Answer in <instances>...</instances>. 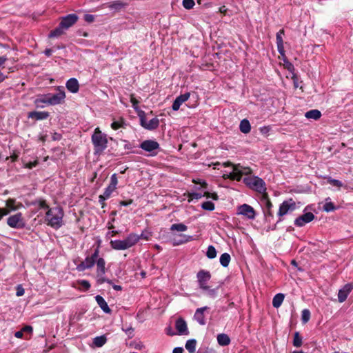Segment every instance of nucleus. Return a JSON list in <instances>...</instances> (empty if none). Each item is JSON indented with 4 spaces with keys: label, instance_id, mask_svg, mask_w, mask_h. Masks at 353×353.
<instances>
[{
    "label": "nucleus",
    "instance_id": "f257e3e1",
    "mask_svg": "<svg viewBox=\"0 0 353 353\" xmlns=\"http://www.w3.org/2000/svg\"><path fill=\"white\" fill-rule=\"evenodd\" d=\"M63 210L60 207L48 209L46 213V222L54 229H59L63 225Z\"/></svg>",
    "mask_w": 353,
    "mask_h": 353
},
{
    "label": "nucleus",
    "instance_id": "f03ea898",
    "mask_svg": "<svg viewBox=\"0 0 353 353\" xmlns=\"http://www.w3.org/2000/svg\"><path fill=\"white\" fill-rule=\"evenodd\" d=\"M143 236L135 233L129 234L127 237L123 240H111L110 246L115 250H125L134 246Z\"/></svg>",
    "mask_w": 353,
    "mask_h": 353
},
{
    "label": "nucleus",
    "instance_id": "7ed1b4c3",
    "mask_svg": "<svg viewBox=\"0 0 353 353\" xmlns=\"http://www.w3.org/2000/svg\"><path fill=\"white\" fill-rule=\"evenodd\" d=\"M92 143L94 145V153L101 154L108 147L107 134L103 133L99 128H96L91 137Z\"/></svg>",
    "mask_w": 353,
    "mask_h": 353
},
{
    "label": "nucleus",
    "instance_id": "20e7f679",
    "mask_svg": "<svg viewBox=\"0 0 353 353\" xmlns=\"http://www.w3.org/2000/svg\"><path fill=\"white\" fill-rule=\"evenodd\" d=\"M225 167H231V171L228 172V178L240 181L243 175H250L252 173V170L248 167H243L240 164L233 165L230 163H223Z\"/></svg>",
    "mask_w": 353,
    "mask_h": 353
},
{
    "label": "nucleus",
    "instance_id": "39448f33",
    "mask_svg": "<svg viewBox=\"0 0 353 353\" xmlns=\"http://www.w3.org/2000/svg\"><path fill=\"white\" fill-rule=\"evenodd\" d=\"M243 183L250 189L259 193H264L266 191L265 181L256 176H248L243 178Z\"/></svg>",
    "mask_w": 353,
    "mask_h": 353
},
{
    "label": "nucleus",
    "instance_id": "423d86ee",
    "mask_svg": "<svg viewBox=\"0 0 353 353\" xmlns=\"http://www.w3.org/2000/svg\"><path fill=\"white\" fill-rule=\"evenodd\" d=\"M96 279L97 283L99 285H101L104 283L112 284V280L108 279L105 277V274L106 272L105 268V261L103 257L97 256L96 259Z\"/></svg>",
    "mask_w": 353,
    "mask_h": 353
},
{
    "label": "nucleus",
    "instance_id": "0eeeda50",
    "mask_svg": "<svg viewBox=\"0 0 353 353\" xmlns=\"http://www.w3.org/2000/svg\"><path fill=\"white\" fill-rule=\"evenodd\" d=\"M99 248H97L91 255L87 256L83 261L77 265L76 270L78 272H84L86 270L92 269L99 256Z\"/></svg>",
    "mask_w": 353,
    "mask_h": 353
},
{
    "label": "nucleus",
    "instance_id": "6e6552de",
    "mask_svg": "<svg viewBox=\"0 0 353 353\" xmlns=\"http://www.w3.org/2000/svg\"><path fill=\"white\" fill-rule=\"evenodd\" d=\"M296 208V203L292 199H288L286 201H284L283 203H281L279 205V209L278 212V216H279V221L276 222V223L274 225V226L272 228V230H275L276 227V224L281 221H282L281 217L286 215L287 214L292 212L294 211Z\"/></svg>",
    "mask_w": 353,
    "mask_h": 353
},
{
    "label": "nucleus",
    "instance_id": "1a4fd4ad",
    "mask_svg": "<svg viewBox=\"0 0 353 353\" xmlns=\"http://www.w3.org/2000/svg\"><path fill=\"white\" fill-rule=\"evenodd\" d=\"M56 93H47L48 97V105H57L64 102L65 99V92L64 88L61 86L57 88Z\"/></svg>",
    "mask_w": 353,
    "mask_h": 353
},
{
    "label": "nucleus",
    "instance_id": "9d476101",
    "mask_svg": "<svg viewBox=\"0 0 353 353\" xmlns=\"http://www.w3.org/2000/svg\"><path fill=\"white\" fill-rule=\"evenodd\" d=\"M139 147L144 151L149 153L148 156L154 157L158 154L160 145L157 141L148 139L141 142Z\"/></svg>",
    "mask_w": 353,
    "mask_h": 353
},
{
    "label": "nucleus",
    "instance_id": "9b49d317",
    "mask_svg": "<svg viewBox=\"0 0 353 353\" xmlns=\"http://www.w3.org/2000/svg\"><path fill=\"white\" fill-rule=\"evenodd\" d=\"M138 116L141 125L145 129L152 130L158 128L159 125V120L157 117L148 121L145 113L143 111L139 112Z\"/></svg>",
    "mask_w": 353,
    "mask_h": 353
},
{
    "label": "nucleus",
    "instance_id": "f8f14e48",
    "mask_svg": "<svg viewBox=\"0 0 353 353\" xmlns=\"http://www.w3.org/2000/svg\"><path fill=\"white\" fill-rule=\"evenodd\" d=\"M7 223L12 228L21 229L25 227V222L21 212L9 216Z\"/></svg>",
    "mask_w": 353,
    "mask_h": 353
},
{
    "label": "nucleus",
    "instance_id": "ddd939ff",
    "mask_svg": "<svg viewBox=\"0 0 353 353\" xmlns=\"http://www.w3.org/2000/svg\"><path fill=\"white\" fill-rule=\"evenodd\" d=\"M196 279L201 290L208 289V283L211 279V274L209 271L201 270L196 274Z\"/></svg>",
    "mask_w": 353,
    "mask_h": 353
},
{
    "label": "nucleus",
    "instance_id": "4468645a",
    "mask_svg": "<svg viewBox=\"0 0 353 353\" xmlns=\"http://www.w3.org/2000/svg\"><path fill=\"white\" fill-rule=\"evenodd\" d=\"M307 209V207H306L304 209L303 214L298 216L294 220V224L296 226H297V227H303L305 224L310 223L311 221H312L314 219V218H315L314 214L312 212H306Z\"/></svg>",
    "mask_w": 353,
    "mask_h": 353
},
{
    "label": "nucleus",
    "instance_id": "2eb2a0df",
    "mask_svg": "<svg viewBox=\"0 0 353 353\" xmlns=\"http://www.w3.org/2000/svg\"><path fill=\"white\" fill-rule=\"evenodd\" d=\"M237 214L246 217L248 219L254 220L256 217L254 209L248 204H243L238 207Z\"/></svg>",
    "mask_w": 353,
    "mask_h": 353
},
{
    "label": "nucleus",
    "instance_id": "dca6fc26",
    "mask_svg": "<svg viewBox=\"0 0 353 353\" xmlns=\"http://www.w3.org/2000/svg\"><path fill=\"white\" fill-rule=\"evenodd\" d=\"M176 334L180 336H188L190 332L187 323L183 318H179L175 321Z\"/></svg>",
    "mask_w": 353,
    "mask_h": 353
},
{
    "label": "nucleus",
    "instance_id": "f3484780",
    "mask_svg": "<svg viewBox=\"0 0 353 353\" xmlns=\"http://www.w3.org/2000/svg\"><path fill=\"white\" fill-rule=\"evenodd\" d=\"M78 20V16L76 14H69L62 18L60 24L65 30H68Z\"/></svg>",
    "mask_w": 353,
    "mask_h": 353
},
{
    "label": "nucleus",
    "instance_id": "a211bd4d",
    "mask_svg": "<svg viewBox=\"0 0 353 353\" xmlns=\"http://www.w3.org/2000/svg\"><path fill=\"white\" fill-rule=\"evenodd\" d=\"M353 289L352 283H347L342 288L339 290L338 293V299L340 303L344 302L349 294L352 292Z\"/></svg>",
    "mask_w": 353,
    "mask_h": 353
},
{
    "label": "nucleus",
    "instance_id": "6ab92c4d",
    "mask_svg": "<svg viewBox=\"0 0 353 353\" xmlns=\"http://www.w3.org/2000/svg\"><path fill=\"white\" fill-rule=\"evenodd\" d=\"M209 307L208 306L201 307L197 308L194 314V319L201 325H204L206 324V320L205 318L204 312L208 310Z\"/></svg>",
    "mask_w": 353,
    "mask_h": 353
},
{
    "label": "nucleus",
    "instance_id": "aec40b11",
    "mask_svg": "<svg viewBox=\"0 0 353 353\" xmlns=\"http://www.w3.org/2000/svg\"><path fill=\"white\" fill-rule=\"evenodd\" d=\"M190 97V92H185V94H181L179 96H178L175 100L174 101L173 103H172V110L174 111H177L179 108H180V106L181 105V104L184 102H185L186 101H188Z\"/></svg>",
    "mask_w": 353,
    "mask_h": 353
},
{
    "label": "nucleus",
    "instance_id": "412c9836",
    "mask_svg": "<svg viewBox=\"0 0 353 353\" xmlns=\"http://www.w3.org/2000/svg\"><path fill=\"white\" fill-rule=\"evenodd\" d=\"M65 87L71 93H77L79 90V81L76 78H70L66 81Z\"/></svg>",
    "mask_w": 353,
    "mask_h": 353
},
{
    "label": "nucleus",
    "instance_id": "4be33fe9",
    "mask_svg": "<svg viewBox=\"0 0 353 353\" xmlns=\"http://www.w3.org/2000/svg\"><path fill=\"white\" fill-rule=\"evenodd\" d=\"M50 113L48 112H39L32 111L28 112V117L30 119H34L36 120H44L49 117Z\"/></svg>",
    "mask_w": 353,
    "mask_h": 353
},
{
    "label": "nucleus",
    "instance_id": "5701e85b",
    "mask_svg": "<svg viewBox=\"0 0 353 353\" xmlns=\"http://www.w3.org/2000/svg\"><path fill=\"white\" fill-rule=\"evenodd\" d=\"M37 108H43L45 105H48V97L47 94L38 95L34 101Z\"/></svg>",
    "mask_w": 353,
    "mask_h": 353
},
{
    "label": "nucleus",
    "instance_id": "b1692460",
    "mask_svg": "<svg viewBox=\"0 0 353 353\" xmlns=\"http://www.w3.org/2000/svg\"><path fill=\"white\" fill-rule=\"evenodd\" d=\"M95 300L99 306L105 313L110 314L111 312V310L110 309L107 302L101 296L97 295L95 296Z\"/></svg>",
    "mask_w": 353,
    "mask_h": 353
},
{
    "label": "nucleus",
    "instance_id": "393cba45",
    "mask_svg": "<svg viewBox=\"0 0 353 353\" xmlns=\"http://www.w3.org/2000/svg\"><path fill=\"white\" fill-rule=\"evenodd\" d=\"M128 3L122 0H117L108 3V7L112 10L118 11L127 6Z\"/></svg>",
    "mask_w": 353,
    "mask_h": 353
},
{
    "label": "nucleus",
    "instance_id": "a878e982",
    "mask_svg": "<svg viewBox=\"0 0 353 353\" xmlns=\"http://www.w3.org/2000/svg\"><path fill=\"white\" fill-rule=\"evenodd\" d=\"M107 342V337L105 335L98 336L93 339L92 346L96 347H101Z\"/></svg>",
    "mask_w": 353,
    "mask_h": 353
},
{
    "label": "nucleus",
    "instance_id": "bb28decb",
    "mask_svg": "<svg viewBox=\"0 0 353 353\" xmlns=\"http://www.w3.org/2000/svg\"><path fill=\"white\" fill-rule=\"evenodd\" d=\"M239 130L243 134L249 133L251 130L250 121L246 119L241 120L239 125Z\"/></svg>",
    "mask_w": 353,
    "mask_h": 353
},
{
    "label": "nucleus",
    "instance_id": "cd10ccee",
    "mask_svg": "<svg viewBox=\"0 0 353 353\" xmlns=\"http://www.w3.org/2000/svg\"><path fill=\"white\" fill-rule=\"evenodd\" d=\"M179 236H181L182 239L180 240H176V239L172 240V243L174 246L179 245L185 243L187 242H189V241L193 240V237L192 236L180 234Z\"/></svg>",
    "mask_w": 353,
    "mask_h": 353
},
{
    "label": "nucleus",
    "instance_id": "c85d7f7f",
    "mask_svg": "<svg viewBox=\"0 0 353 353\" xmlns=\"http://www.w3.org/2000/svg\"><path fill=\"white\" fill-rule=\"evenodd\" d=\"M230 339L226 334H219L217 335V342L221 346H226L230 343Z\"/></svg>",
    "mask_w": 353,
    "mask_h": 353
},
{
    "label": "nucleus",
    "instance_id": "c756f323",
    "mask_svg": "<svg viewBox=\"0 0 353 353\" xmlns=\"http://www.w3.org/2000/svg\"><path fill=\"white\" fill-rule=\"evenodd\" d=\"M284 294L281 293L276 294L272 299V305L275 308L279 307L284 300Z\"/></svg>",
    "mask_w": 353,
    "mask_h": 353
},
{
    "label": "nucleus",
    "instance_id": "7c9ffc66",
    "mask_svg": "<svg viewBox=\"0 0 353 353\" xmlns=\"http://www.w3.org/2000/svg\"><path fill=\"white\" fill-rule=\"evenodd\" d=\"M305 117L309 119L317 120L321 117V113L318 110H311L305 112Z\"/></svg>",
    "mask_w": 353,
    "mask_h": 353
},
{
    "label": "nucleus",
    "instance_id": "2f4dec72",
    "mask_svg": "<svg viewBox=\"0 0 353 353\" xmlns=\"http://www.w3.org/2000/svg\"><path fill=\"white\" fill-rule=\"evenodd\" d=\"M336 209L334 203L330 201V198L325 199V203L323 206V210L326 212H333Z\"/></svg>",
    "mask_w": 353,
    "mask_h": 353
},
{
    "label": "nucleus",
    "instance_id": "473e14b6",
    "mask_svg": "<svg viewBox=\"0 0 353 353\" xmlns=\"http://www.w3.org/2000/svg\"><path fill=\"white\" fill-rule=\"evenodd\" d=\"M65 30L61 26V25L59 23L58 27H57L54 30H52L50 33L49 34V37L54 38L58 37L63 34L64 33V31Z\"/></svg>",
    "mask_w": 353,
    "mask_h": 353
},
{
    "label": "nucleus",
    "instance_id": "72a5a7b5",
    "mask_svg": "<svg viewBox=\"0 0 353 353\" xmlns=\"http://www.w3.org/2000/svg\"><path fill=\"white\" fill-rule=\"evenodd\" d=\"M219 287L216 288H210L209 285H208V289H203L202 290L205 292V295L211 299H215L218 294Z\"/></svg>",
    "mask_w": 353,
    "mask_h": 353
},
{
    "label": "nucleus",
    "instance_id": "f704fd0d",
    "mask_svg": "<svg viewBox=\"0 0 353 353\" xmlns=\"http://www.w3.org/2000/svg\"><path fill=\"white\" fill-rule=\"evenodd\" d=\"M230 260H231L230 255L226 252L222 254L219 259L221 265L224 268H226L229 265Z\"/></svg>",
    "mask_w": 353,
    "mask_h": 353
},
{
    "label": "nucleus",
    "instance_id": "c9c22d12",
    "mask_svg": "<svg viewBox=\"0 0 353 353\" xmlns=\"http://www.w3.org/2000/svg\"><path fill=\"white\" fill-rule=\"evenodd\" d=\"M196 341L195 339H189L186 341L185 348L190 353H194L196 350Z\"/></svg>",
    "mask_w": 353,
    "mask_h": 353
},
{
    "label": "nucleus",
    "instance_id": "e433bc0d",
    "mask_svg": "<svg viewBox=\"0 0 353 353\" xmlns=\"http://www.w3.org/2000/svg\"><path fill=\"white\" fill-rule=\"evenodd\" d=\"M126 125L127 124L123 119H120L118 121H114L111 123V128L114 130H118L119 128H125Z\"/></svg>",
    "mask_w": 353,
    "mask_h": 353
},
{
    "label": "nucleus",
    "instance_id": "4c0bfd02",
    "mask_svg": "<svg viewBox=\"0 0 353 353\" xmlns=\"http://www.w3.org/2000/svg\"><path fill=\"white\" fill-rule=\"evenodd\" d=\"M187 230L188 227L183 223H174L170 227V230L172 231L185 232Z\"/></svg>",
    "mask_w": 353,
    "mask_h": 353
},
{
    "label": "nucleus",
    "instance_id": "58836bf2",
    "mask_svg": "<svg viewBox=\"0 0 353 353\" xmlns=\"http://www.w3.org/2000/svg\"><path fill=\"white\" fill-rule=\"evenodd\" d=\"M129 346L137 350H142L145 349V345L140 341H134L129 344Z\"/></svg>",
    "mask_w": 353,
    "mask_h": 353
},
{
    "label": "nucleus",
    "instance_id": "ea45409f",
    "mask_svg": "<svg viewBox=\"0 0 353 353\" xmlns=\"http://www.w3.org/2000/svg\"><path fill=\"white\" fill-rule=\"evenodd\" d=\"M206 256L212 259L216 256V250L213 245H209L206 252Z\"/></svg>",
    "mask_w": 353,
    "mask_h": 353
},
{
    "label": "nucleus",
    "instance_id": "a19ab883",
    "mask_svg": "<svg viewBox=\"0 0 353 353\" xmlns=\"http://www.w3.org/2000/svg\"><path fill=\"white\" fill-rule=\"evenodd\" d=\"M310 319V312L307 309H304L301 312V321L303 323H306Z\"/></svg>",
    "mask_w": 353,
    "mask_h": 353
},
{
    "label": "nucleus",
    "instance_id": "79ce46f5",
    "mask_svg": "<svg viewBox=\"0 0 353 353\" xmlns=\"http://www.w3.org/2000/svg\"><path fill=\"white\" fill-rule=\"evenodd\" d=\"M293 345L299 347L302 345V338L300 336L299 332H295L293 339Z\"/></svg>",
    "mask_w": 353,
    "mask_h": 353
},
{
    "label": "nucleus",
    "instance_id": "37998d69",
    "mask_svg": "<svg viewBox=\"0 0 353 353\" xmlns=\"http://www.w3.org/2000/svg\"><path fill=\"white\" fill-rule=\"evenodd\" d=\"M121 330L128 335L129 339H132L134 335V330L132 326H128L126 327L123 326Z\"/></svg>",
    "mask_w": 353,
    "mask_h": 353
},
{
    "label": "nucleus",
    "instance_id": "c03bdc74",
    "mask_svg": "<svg viewBox=\"0 0 353 353\" xmlns=\"http://www.w3.org/2000/svg\"><path fill=\"white\" fill-rule=\"evenodd\" d=\"M194 5H195V3H194V0H183L182 1V6L186 10H190V9L193 8Z\"/></svg>",
    "mask_w": 353,
    "mask_h": 353
},
{
    "label": "nucleus",
    "instance_id": "a18cd8bd",
    "mask_svg": "<svg viewBox=\"0 0 353 353\" xmlns=\"http://www.w3.org/2000/svg\"><path fill=\"white\" fill-rule=\"evenodd\" d=\"M203 210L212 211L214 210V204L212 201H205L201 204Z\"/></svg>",
    "mask_w": 353,
    "mask_h": 353
},
{
    "label": "nucleus",
    "instance_id": "49530a36",
    "mask_svg": "<svg viewBox=\"0 0 353 353\" xmlns=\"http://www.w3.org/2000/svg\"><path fill=\"white\" fill-rule=\"evenodd\" d=\"M327 182H328V183L332 185L333 186H336L337 188H341L343 185L341 181H339L338 179H332L331 177L327 178Z\"/></svg>",
    "mask_w": 353,
    "mask_h": 353
},
{
    "label": "nucleus",
    "instance_id": "de8ad7c7",
    "mask_svg": "<svg viewBox=\"0 0 353 353\" xmlns=\"http://www.w3.org/2000/svg\"><path fill=\"white\" fill-rule=\"evenodd\" d=\"M77 282L80 287L84 290H88L90 288V283L87 280H79Z\"/></svg>",
    "mask_w": 353,
    "mask_h": 353
},
{
    "label": "nucleus",
    "instance_id": "09e8293b",
    "mask_svg": "<svg viewBox=\"0 0 353 353\" xmlns=\"http://www.w3.org/2000/svg\"><path fill=\"white\" fill-rule=\"evenodd\" d=\"M116 189L108 185L104 190L103 195L105 196V199H109L112 194V193Z\"/></svg>",
    "mask_w": 353,
    "mask_h": 353
},
{
    "label": "nucleus",
    "instance_id": "8fccbe9b",
    "mask_svg": "<svg viewBox=\"0 0 353 353\" xmlns=\"http://www.w3.org/2000/svg\"><path fill=\"white\" fill-rule=\"evenodd\" d=\"M118 183V179L117 174H113L110 176V183L109 184L110 186L117 189V185Z\"/></svg>",
    "mask_w": 353,
    "mask_h": 353
},
{
    "label": "nucleus",
    "instance_id": "3c124183",
    "mask_svg": "<svg viewBox=\"0 0 353 353\" xmlns=\"http://www.w3.org/2000/svg\"><path fill=\"white\" fill-rule=\"evenodd\" d=\"M204 196L205 194L201 192H192L189 194V197L192 199H199Z\"/></svg>",
    "mask_w": 353,
    "mask_h": 353
},
{
    "label": "nucleus",
    "instance_id": "603ef678",
    "mask_svg": "<svg viewBox=\"0 0 353 353\" xmlns=\"http://www.w3.org/2000/svg\"><path fill=\"white\" fill-rule=\"evenodd\" d=\"M283 35H284V30H280L276 35V43H283Z\"/></svg>",
    "mask_w": 353,
    "mask_h": 353
},
{
    "label": "nucleus",
    "instance_id": "864d4df0",
    "mask_svg": "<svg viewBox=\"0 0 353 353\" xmlns=\"http://www.w3.org/2000/svg\"><path fill=\"white\" fill-rule=\"evenodd\" d=\"M37 165H38V161L35 160V161H34L32 162H28V163H24L23 167L26 168H28V169H32L33 168H34Z\"/></svg>",
    "mask_w": 353,
    "mask_h": 353
},
{
    "label": "nucleus",
    "instance_id": "5fc2aeb1",
    "mask_svg": "<svg viewBox=\"0 0 353 353\" xmlns=\"http://www.w3.org/2000/svg\"><path fill=\"white\" fill-rule=\"evenodd\" d=\"M25 290L21 285H17L16 290V295L17 296H21L24 294Z\"/></svg>",
    "mask_w": 353,
    "mask_h": 353
},
{
    "label": "nucleus",
    "instance_id": "6e6d98bb",
    "mask_svg": "<svg viewBox=\"0 0 353 353\" xmlns=\"http://www.w3.org/2000/svg\"><path fill=\"white\" fill-rule=\"evenodd\" d=\"M14 203L15 201L14 199H10L7 203L8 206L10 208L11 211H14L18 209V208L15 206Z\"/></svg>",
    "mask_w": 353,
    "mask_h": 353
},
{
    "label": "nucleus",
    "instance_id": "4d7b16f0",
    "mask_svg": "<svg viewBox=\"0 0 353 353\" xmlns=\"http://www.w3.org/2000/svg\"><path fill=\"white\" fill-rule=\"evenodd\" d=\"M84 19L85 21L88 23L93 22L94 20V17L92 14H86L84 16Z\"/></svg>",
    "mask_w": 353,
    "mask_h": 353
},
{
    "label": "nucleus",
    "instance_id": "13d9d810",
    "mask_svg": "<svg viewBox=\"0 0 353 353\" xmlns=\"http://www.w3.org/2000/svg\"><path fill=\"white\" fill-rule=\"evenodd\" d=\"M123 141L125 142L124 149L127 150H130V152H134L133 151H132V150L133 148L132 145L129 141H128L126 140H124Z\"/></svg>",
    "mask_w": 353,
    "mask_h": 353
},
{
    "label": "nucleus",
    "instance_id": "bf43d9fd",
    "mask_svg": "<svg viewBox=\"0 0 353 353\" xmlns=\"http://www.w3.org/2000/svg\"><path fill=\"white\" fill-rule=\"evenodd\" d=\"M107 199H105V196L103 194L99 195V202L101 204V208H105V201L107 200Z\"/></svg>",
    "mask_w": 353,
    "mask_h": 353
},
{
    "label": "nucleus",
    "instance_id": "052dcab7",
    "mask_svg": "<svg viewBox=\"0 0 353 353\" xmlns=\"http://www.w3.org/2000/svg\"><path fill=\"white\" fill-rule=\"evenodd\" d=\"M39 206L40 208L48 210L50 209L49 206L47 205L45 201H40L39 202Z\"/></svg>",
    "mask_w": 353,
    "mask_h": 353
},
{
    "label": "nucleus",
    "instance_id": "680f3d73",
    "mask_svg": "<svg viewBox=\"0 0 353 353\" xmlns=\"http://www.w3.org/2000/svg\"><path fill=\"white\" fill-rule=\"evenodd\" d=\"M21 330L23 333L27 332L31 334L32 332V327L30 325H26L21 329Z\"/></svg>",
    "mask_w": 353,
    "mask_h": 353
},
{
    "label": "nucleus",
    "instance_id": "e2e57ef3",
    "mask_svg": "<svg viewBox=\"0 0 353 353\" xmlns=\"http://www.w3.org/2000/svg\"><path fill=\"white\" fill-rule=\"evenodd\" d=\"M277 45V49L279 52L281 54H284V48H283V43H276Z\"/></svg>",
    "mask_w": 353,
    "mask_h": 353
},
{
    "label": "nucleus",
    "instance_id": "0e129e2a",
    "mask_svg": "<svg viewBox=\"0 0 353 353\" xmlns=\"http://www.w3.org/2000/svg\"><path fill=\"white\" fill-rule=\"evenodd\" d=\"M133 201L132 199H129L128 201H121L119 202V205L121 206H128L129 205L132 204Z\"/></svg>",
    "mask_w": 353,
    "mask_h": 353
},
{
    "label": "nucleus",
    "instance_id": "69168bd1",
    "mask_svg": "<svg viewBox=\"0 0 353 353\" xmlns=\"http://www.w3.org/2000/svg\"><path fill=\"white\" fill-rule=\"evenodd\" d=\"M285 64H286V68L288 69V70H289L290 72L294 71V67L292 63H291L290 62H287Z\"/></svg>",
    "mask_w": 353,
    "mask_h": 353
},
{
    "label": "nucleus",
    "instance_id": "338daca9",
    "mask_svg": "<svg viewBox=\"0 0 353 353\" xmlns=\"http://www.w3.org/2000/svg\"><path fill=\"white\" fill-rule=\"evenodd\" d=\"M23 336V332L21 330L19 331H17L14 333V336L18 339H22Z\"/></svg>",
    "mask_w": 353,
    "mask_h": 353
},
{
    "label": "nucleus",
    "instance_id": "774afa93",
    "mask_svg": "<svg viewBox=\"0 0 353 353\" xmlns=\"http://www.w3.org/2000/svg\"><path fill=\"white\" fill-rule=\"evenodd\" d=\"M183 347H174L172 351V353H183Z\"/></svg>",
    "mask_w": 353,
    "mask_h": 353
}]
</instances>
